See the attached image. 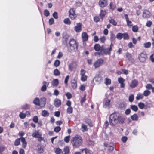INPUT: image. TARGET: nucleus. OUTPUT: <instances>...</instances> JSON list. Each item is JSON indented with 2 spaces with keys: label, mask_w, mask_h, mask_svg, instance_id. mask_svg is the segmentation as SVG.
<instances>
[{
  "label": "nucleus",
  "mask_w": 154,
  "mask_h": 154,
  "mask_svg": "<svg viewBox=\"0 0 154 154\" xmlns=\"http://www.w3.org/2000/svg\"><path fill=\"white\" fill-rule=\"evenodd\" d=\"M111 82V80L110 79L106 78L105 79V84L106 85H110Z\"/></svg>",
  "instance_id": "obj_39"
},
{
  "label": "nucleus",
  "mask_w": 154,
  "mask_h": 154,
  "mask_svg": "<svg viewBox=\"0 0 154 154\" xmlns=\"http://www.w3.org/2000/svg\"><path fill=\"white\" fill-rule=\"evenodd\" d=\"M126 57L128 58V60L131 63H133L134 60L132 57L131 54L129 53H127L126 54Z\"/></svg>",
  "instance_id": "obj_20"
},
{
  "label": "nucleus",
  "mask_w": 154,
  "mask_h": 154,
  "mask_svg": "<svg viewBox=\"0 0 154 154\" xmlns=\"http://www.w3.org/2000/svg\"><path fill=\"white\" fill-rule=\"evenodd\" d=\"M103 49V55L104 54H105L106 55H109L110 54V51H111L109 50V48H107L106 49L103 46H102V48L101 49Z\"/></svg>",
  "instance_id": "obj_11"
},
{
  "label": "nucleus",
  "mask_w": 154,
  "mask_h": 154,
  "mask_svg": "<svg viewBox=\"0 0 154 154\" xmlns=\"http://www.w3.org/2000/svg\"><path fill=\"white\" fill-rule=\"evenodd\" d=\"M134 99V96L133 94L130 95L129 97V102H132L133 101Z\"/></svg>",
  "instance_id": "obj_54"
},
{
  "label": "nucleus",
  "mask_w": 154,
  "mask_h": 154,
  "mask_svg": "<svg viewBox=\"0 0 154 154\" xmlns=\"http://www.w3.org/2000/svg\"><path fill=\"white\" fill-rule=\"evenodd\" d=\"M103 60L100 58L94 62L93 65L95 68H97L100 67L103 64Z\"/></svg>",
  "instance_id": "obj_4"
},
{
  "label": "nucleus",
  "mask_w": 154,
  "mask_h": 154,
  "mask_svg": "<svg viewBox=\"0 0 154 154\" xmlns=\"http://www.w3.org/2000/svg\"><path fill=\"white\" fill-rule=\"evenodd\" d=\"M46 99L44 97L41 98L40 100V106L41 107L45 106L46 103Z\"/></svg>",
  "instance_id": "obj_17"
},
{
  "label": "nucleus",
  "mask_w": 154,
  "mask_h": 154,
  "mask_svg": "<svg viewBox=\"0 0 154 154\" xmlns=\"http://www.w3.org/2000/svg\"><path fill=\"white\" fill-rule=\"evenodd\" d=\"M123 38L124 39H128L129 38V36L127 33H123Z\"/></svg>",
  "instance_id": "obj_55"
},
{
  "label": "nucleus",
  "mask_w": 154,
  "mask_h": 154,
  "mask_svg": "<svg viewBox=\"0 0 154 154\" xmlns=\"http://www.w3.org/2000/svg\"><path fill=\"white\" fill-rule=\"evenodd\" d=\"M132 31L134 32H137L138 30V27L137 26H134L132 27Z\"/></svg>",
  "instance_id": "obj_49"
},
{
  "label": "nucleus",
  "mask_w": 154,
  "mask_h": 154,
  "mask_svg": "<svg viewBox=\"0 0 154 154\" xmlns=\"http://www.w3.org/2000/svg\"><path fill=\"white\" fill-rule=\"evenodd\" d=\"M53 17L55 19H57L58 18V14L57 12H54L53 14Z\"/></svg>",
  "instance_id": "obj_56"
},
{
  "label": "nucleus",
  "mask_w": 154,
  "mask_h": 154,
  "mask_svg": "<svg viewBox=\"0 0 154 154\" xmlns=\"http://www.w3.org/2000/svg\"><path fill=\"white\" fill-rule=\"evenodd\" d=\"M33 103L36 105L40 106V100L38 98L36 97L33 101Z\"/></svg>",
  "instance_id": "obj_24"
},
{
  "label": "nucleus",
  "mask_w": 154,
  "mask_h": 154,
  "mask_svg": "<svg viewBox=\"0 0 154 154\" xmlns=\"http://www.w3.org/2000/svg\"><path fill=\"white\" fill-rule=\"evenodd\" d=\"M55 151L57 154H60L62 152V150L59 148H56Z\"/></svg>",
  "instance_id": "obj_44"
},
{
  "label": "nucleus",
  "mask_w": 154,
  "mask_h": 154,
  "mask_svg": "<svg viewBox=\"0 0 154 154\" xmlns=\"http://www.w3.org/2000/svg\"><path fill=\"white\" fill-rule=\"evenodd\" d=\"M65 94L68 99L71 98L72 97L71 94L69 92L66 93Z\"/></svg>",
  "instance_id": "obj_63"
},
{
  "label": "nucleus",
  "mask_w": 154,
  "mask_h": 154,
  "mask_svg": "<svg viewBox=\"0 0 154 154\" xmlns=\"http://www.w3.org/2000/svg\"><path fill=\"white\" fill-rule=\"evenodd\" d=\"M69 14L76 15L73 8H71L69 11Z\"/></svg>",
  "instance_id": "obj_61"
},
{
  "label": "nucleus",
  "mask_w": 154,
  "mask_h": 154,
  "mask_svg": "<svg viewBox=\"0 0 154 154\" xmlns=\"http://www.w3.org/2000/svg\"><path fill=\"white\" fill-rule=\"evenodd\" d=\"M30 107V105L26 104L22 106V108L23 109H29Z\"/></svg>",
  "instance_id": "obj_34"
},
{
  "label": "nucleus",
  "mask_w": 154,
  "mask_h": 154,
  "mask_svg": "<svg viewBox=\"0 0 154 154\" xmlns=\"http://www.w3.org/2000/svg\"><path fill=\"white\" fill-rule=\"evenodd\" d=\"M44 14L45 16L48 17L50 13L48 10L45 9L44 11Z\"/></svg>",
  "instance_id": "obj_53"
},
{
  "label": "nucleus",
  "mask_w": 154,
  "mask_h": 154,
  "mask_svg": "<svg viewBox=\"0 0 154 154\" xmlns=\"http://www.w3.org/2000/svg\"><path fill=\"white\" fill-rule=\"evenodd\" d=\"M42 116L44 117L48 116L49 114L47 111L45 110L42 111Z\"/></svg>",
  "instance_id": "obj_30"
},
{
  "label": "nucleus",
  "mask_w": 154,
  "mask_h": 154,
  "mask_svg": "<svg viewBox=\"0 0 154 154\" xmlns=\"http://www.w3.org/2000/svg\"><path fill=\"white\" fill-rule=\"evenodd\" d=\"M124 121V119L120 116L118 113H114L110 116L109 122L111 126H115L118 123H123Z\"/></svg>",
  "instance_id": "obj_1"
},
{
  "label": "nucleus",
  "mask_w": 154,
  "mask_h": 154,
  "mask_svg": "<svg viewBox=\"0 0 154 154\" xmlns=\"http://www.w3.org/2000/svg\"><path fill=\"white\" fill-rule=\"evenodd\" d=\"M20 117L22 119H24L26 117V115L24 113L20 112L19 114Z\"/></svg>",
  "instance_id": "obj_57"
},
{
  "label": "nucleus",
  "mask_w": 154,
  "mask_h": 154,
  "mask_svg": "<svg viewBox=\"0 0 154 154\" xmlns=\"http://www.w3.org/2000/svg\"><path fill=\"white\" fill-rule=\"evenodd\" d=\"M77 80L75 78L71 80V86L74 89H75L77 88Z\"/></svg>",
  "instance_id": "obj_8"
},
{
  "label": "nucleus",
  "mask_w": 154,
  "mask_h": 154,
  "mask_svg": "<svg viewBox=\"0 0 154 154\" xmlns=\"http://www.w3.org/2000/svg\"><path fill=\"white\" fill-rule=\"evenodd\" d=\"M114 145L113 143H110L108 148L109 151V152L112 151L114 149Z\"/></svg>",
  "instance_id": "obj_26"
},
{
  "label": "nucleus",
  "mask_w": 154,
  "mask_h": 154,
  "mask_svg": "<svg viewBox=\"0 0 154 154\" xmlns=\"http://www.w3.org/2000/svg\"><path fill=\"white\" fill-rule=\"evenodd\" d=\"M138 57L140 61L144 62L147 58V55L145 54L142 53L140 54Z\"/></svg>",
  "instance_id": "obj_5"
},
{
  "label": "nucleus",
  "mask_w": 154,
  "mask_h": 154,
  "mask_svg": "<svg viewBox=\"0 0 154 154\" xmlns=\"http://www.w3.org/2000/svg\"><path fill=\"white\" fill-rule=\"evenodd\" d=\"M87 79V76L85 75L81 76V80L83 82L86 81Z\"/></svg>",
  "instance_id": "obj_46"
},
{
  "label": "nucleus",
  "mask_w": 154,
  "mask_h": 154,
  "mask_svg": "<svg viewBox=\"0 0 154 154\" xmlns=\"http://www.w3.org/2000/svg\"><path fill=\"white\" fill-rule=\"evenodd\" d=\"M110 8L112 10H114L116 8V5L112 2H111L109 4Z\"/></svg>",
  "instance_id": "obj_43"
},
{
  "label": "nucleus",
  "mask_w": 154,
  "mask_h": 154,
  "mask_svg": "<svg viewBox=\"0 0 154 154\" xmlns=\"http://www.w3.org/2000/svg\"><path fill=\"white\" fill-rule=\"evenodd\" d=\"M143 97V95L141 94L140 93H139L136 97V99L137 100L140 99H142Z\"/></svg>",
  "instance_id": "obj_32"
},
{
  "label": "nucleus",
  "mask_w": 154,
  "mask_h": 154,
  "mask_svg": "<svg viewBox=\"0 0 154 154\" xmlns=\"http://www.w3.org/2000/svg\"><path fill=\"white\" fill-rule=\"evenodd\" d=\"M118 81L121 84L120 87L121 88H123L125 87V84L124 82H125L124 79L122 77L119 78L118 79Z\"/></svg>",
  "instance_id": "obj_14"
},
{
  "label": "nucleus",
  "mask_w": 154,
  "mask_h": 154,
  "mask_svg": "<svg viewBox=\"0 0 154 154\" xmlns=\"http://www.w3.org/2000/svg\"><path fill=\"white\" fill-rule=\"evenodd\" d=\"M70 49L72 51H75L78 49V45L76 41L74 39H71L69 42Z\"/></svg>",
  "instance_id": "obj_3"
},
{
  "label": "nucleus",
  "mask_w": 154,
  "mask_h": 154,
  "mask_svg": "<svg viewBox=\"0 0 154 154\" xmlns=\"http://www.w3.org/2000/svg\"><path fill=\"white\" fill-rule=\"evenodd\" d=\"M144 47L146 48H149L150 47L151 43L150 42L145 43L144 44Z\"/></svg>",
  "instance_id": "obj_52"
},
{
  "label": "nucleus",
  "mask_w": 154,
  "mask_h": 154,
  "mask_svg": "<svg viewBox=\"0 0 154 154\" xmlns=\"http://www.w3.org/2000/svg\"><path fill=\"white\" fill-rule=\"evenodd\" d=\"M109 21L110 23L112 24L114 26H116L117 24V22L115 21L113 19H109Z\"/></svg>",
  "instance_id": "obj_33"
},
{
  "label": "nucleus",
  "mask_w": 154,
  "mask_h": 154,
  "mask_svg": "<svg viewBox=\"0 0 154 154\" xmlns=\"http://www.w3.org/2000/svg\"><path fill=\"white\" fill-rule=\"evenodd\" d=\"M21 141L23 143V147L24 148L26 147L27 145V142L26 141L25 138L24 137H21Z\"/></svg>",
  "instance_id": "obj_23"
},
{
  "label": "nucleus",
  "mask_w": 154,
  "mask_h": 154,
  "mask_svg": "<svg viewBox=\"0 0 154 154\" xmlns=\"http://www.w3.org/2000/svg\"><path fill=\"white\" fill-rule=\"evenodd\" d=\"M60 64V61L59 60H57L55 61L54 63V65L55 66L57 67L59 66Z\"/></svg>",
  "instance_id": "obj_50"
},
{
  "label": "nucleus",
  "mask_w": 154,
  "mask_h": 154,
  "mask_svg": "<svg viewBox=\"0 0 154 154\" xmlns=\"http://www.w3.org/2000/svg\"><path fill=\"white\" fill-rule=\"evenodd\" d=\"M79 89L82 91H84L85 89V86L84 85H81L79 88Z\"/></svg>",
  "instance_id": "obj_60"
},
{
  "label": "nucleus",
  "mask_w": 154,
  "mask_h": 154,
  "mask_svg": "<svg viewBox=\"0 0 154 154\" xmlns=\"http://www.w3.org/2000/svg\"><path fill=\"white\" fill-rule=\"evenodd\" d=\"M138 106L141 109H143L145 107L144 104L141 102L139 103L138 104Z\"/></svg>",
  "instance_id": "obj_47"
},
{
  "label": "nucleus",
  "mask_w": 154,
  "mask_h": 154,
  "mask_svg": "<svg viewBox=\"0 0 154 154\" xmlns=\"http://www.w3.org/2000/svg\"><path fill=\"white\" fill-rule=\"evenodd\" d=\"M85 154H92V151L86 148H85Z\"/></svg>",
  "instance_id": "obj_45"
},
{
  "label": "nucleus",
  "mask_w": 154,
  "mask_h": 154,
  "mask_svg": "<svg viewBox=\"0 0 154 154\" xmlns=\"http://www.w3.org/2000/svg\"><path fill=\"white\" fill-rule=\"evenodd\" d=\"M101 48L102 46L101 47L100 45L98 44H96L94 46V49L96 51H101Z\"/></svg>",
  "instance_id": "obj_22"
},
{
  "label": "nucleus",
  "mask_w": 154,
  "mask_h": 154,
  "mask_svg": "<svg viewBox=\"0 0 154 154\" xmlns=\"http://www.w3.org/2000/svg\"><path fill=\"white\" fill-rule=\"evenodd\" d=\"M81 128L83 132L86 131L88 130L87 126L83 123L82 124Z\"/></svg>",
  "instance_id": "obj_27"
},
{
  "label": "nucleus",
  "mask_w": 154,
  "mask_h": 154,
  "mask_svg": "<svg viewBox=\"0 0 154 154\" xmlns=\"http://www.w3.org/2000/svg\"><path fill=\"white\" fill-rule=\"evenodd\" d=\"M82 137L80 136L76 135L72 137L71 140V143L74 147L77 148L80 146L82 144Z\"/></svg>",
  "instance_id": "obj_2"
},
{
  "label": "nucleus",
  "mask_w": 154,
  "mask_h": 154,
  "mask_svg": "<svg viewBox=\"0 0 154 154\" xmlns=\"http://www.w3.org/2000/svg\"><path fill=\"white\" fill-rule=\"evenodd\" d=\"M61 130V128L59 126L56 127L54 129V131L56 132H59Z\"/></svg>",
  "instance_id": "obj_59"
},
{
  "label": "nucleus",
  "mask_w": 154,
  "mask_h": 154,
  "mask_svg": "<svg viewBox=\"0 0 154 154\" xmlns=\"http://www.w3.org/2000/svg\"><path fill=\"white\" fill-rule=\"evenodd\" d=\"M131 108L133 111L136 112L137 111L138 108L137 106L135 105H131Z\"/></svg>",
  "instance_id": "obj_31"
},
{
  "label": "nucleus",
  "mask_w": 154,
  "mask_h": 154,
  "mask_svg": "<svg viewBox=\"0 0 154 154\" xmlns=\"http://www.w3.org/2000/svg\"><path fill=\"white\" fill-rule=\"evenodd\" d=\"M59 82V80L57 79H54L51 82V84L54 86H57Z\"/></svg>",
  "instance_id": "obj_21"
},
{
  "label": "nucleus",
  "mask_w": 154,
  "mask_h": 154,
  "mask_svg": "<svg viewBox=\"0 0 154 154\" xmlns=\"http://www.w3.org/2000/svg\"><path fill=\"white\" fill-rule=\"evenodd\" d=\"M138 82L136 79L132 80L131 83L130 84L129 86L132 88H135L138 85Z\"/></svg>",
  "instance_id": "obj_6"
},
{
  "label": "nucleus",
  "mask_w": 154,
  "mask_h": 154,
  "mask_svg": "<svg viewBox=\"0 0 154 154\" xmlns=\"http://www.w3.org/2000/svg\"><path fill=\"white\" fill-rule=\"evenodd\" d=\"M146 87L147 89L148 90H150L152 88V86L151 84H148L146 85Z\"/></svg>",
  "instance_id": "obj_62"
},
{
  "label": "nucleus",
  "mask_w": 154,
  "mask_h": 154,
  "mask_svg": "<svg viewBox=\"0 0 154 154\" xmlns=\"http://www.w3.org/2000/svg\"><path fill=\"white\" fill-rule=\"evenodd\" d=\"M63 22L65 24L70 25L71 23V22L69 18H66L64 20Z\"/></svg>",
  "instance_id": "obj_40"
},
{
  "label": "nucleus",
  "mask_w": 154,
  "mask_h": 154,
  "mask_svg": "<svg viewBox=\"0 0 154 154\" xmlns=\"http://www.w3.org/2000/svg\"><path fill=\"white\" fill-rule=\"evenodd\" d=\"M116 37L118 40H120L123 38V33H118L116 35Z\"/></svg>",
  "instance_id": "obj_28"
},
{
  "label": "nucleus",
  "mask_w": 154,
  "mask_h": 154,
  "mask_svg": "<svg viewBox=\"0 0 154 154\" xmlns=\"http://www.w3.org/2000/svg\"><path fill=\"white\" fill-rule=\"evenodd\" d=\"M38 151L39 153H42L43 152L44 149L41 146H39L38 147Z\"/></svg>",
  "instance_id": "obj_51"
},
{
  "label": "nucleus",
  "mask_w": 154,
  "mask_h": 154,
  "mask_svg": "<svg viewBox=\"0 0 154 154\" xmlns=\"http://www.w3.org/2000/svg\"><path fill=\"white\" fill-rule=\"evenodd\" d=\"M54 75L56 76H58L60 74V72L57 69H54Z\"/></svg>",
  "instance_id": "obj_38"
},
{
  "label": "nucleus",
  "mask_w": 154,
  "mask_h": 154,
  "mask_svg": "<svg viewBox=\"0 0 154 154\" xmlns=\"http://www.w3.org/2000/svg\"><path fill=\"white\" fill-rule=\"evenodd\" d=\"M54 23V20L53 18H50L49 20V24L50 25H52Z\"/></svg>",
  "instance_id": "obj_58"
},
{
  "label": "nucleus",
  "mask_w": 154,
  "mask_h": 154,
  "mask_svg": "<svg viewBox=\"0 0 154 154\" xmlns=\"http://www.w3.org/2000/svg\"><path fill=\"white\" fill-rule=\"evenodd\" d=\"M151 16V14L149 11L147 10H145L143 12V17L145 18H149Z\"/></svg>",
  "instance_id": "obj_10"
},
{
  "label": "nucleus",
  "mask_w": 154,
  "mask_h": 154,
  "mask_svg": "<svg viewBox=\"0 0 154 154\" xmlns=\"http://www.w3.org/2000/svg\"><path fill=\"white\" fill-rule=\"evenodd\" d=\"M73 112V108L72 107H69L67 109V112L68 114H71Z\"/></svg>",
  "instance_id": "obj_35"
},
{
  "label": "nucleus",
  "mask_w": 154,
  "mask_h": 154,
  "mask_svg": "<svg viewBox=\"0 0 154 154\" xmlns=\"http://www.w3.org/2000/svg\"><path fill=\"white\" fill-rule=\"evenodd\" d=\"M107 0H99V4L100 7H104L107 5Z\"/></svg>",
  "instance_id": "obj_7"
},
{
  "label": "nucleus",
  "mask_w": 154,
  "mask_h": 154,
  "mask_svg": "<svg viewBox=\"0 0 154 154\" xmlns=\"http://www.w3.org/2000/svg\"><path fill=\"white\" fill-rule=\"evenodd\" d=\"M152 23L151 21H147L146 24V26L148 27H150L151 26Z\"/></svg>",
  "instance_id": "obj_64"
},
{
  "label": "nucleus",
  "mask_w": 154,
  "mask_h": 154,
  "mask_svg": "<svg viewBox=\"0 0 154 154\" xmlns=\"http://www.w3.org/2000/svg\"><path fill=\"white\" fill-rule=\"evenodd\" d=\"M93 81L97 84H100L101 82L102 79L100 76L97 75L93 79Z\"/></svg>",
  "instance_id": "obj_16"
},
{
  "label": "nucleus",
  "mask_w": 154,
  "mask_h": 154,
  "mask_svg": "<svg viewBox=\"0 0 154 154\" xmlns=\"http://www.w3.org/2000/svg\"><path fill=\"white\" fill-rule=\"evenodd\" d=\"M131 119L133 121H137L138 120V116L136 114L131 116Z\"/></svg>",
  "instance_id": "obj_25"
},
{
  "label": "nucleus",
  "mask_w": 154,
  "mask_h": 154,
  "mask_svg": "<svg viewBox=\"0 0 154 154\" xmlns=\"http://www.w3.org/2000/svg\"><path fill=\"white\" fill-rule=\"evenodd\" d=\"M32 136L34 137L37 138L41 136L42 135L39 133L38 131L35 130V132L32 133Z\"/></svg>",
  "instance_id": "obj_15"
},
{
  "label": "nucleus",
  "mask_w": 154,
  "mask_h": 154,
  "mask_svg": "<svg viewBox=\"0 0 154 154\" xmlns=\"http://www.w3.org/2000/svg\"><path fill=\"white\" fill-rule=\"evenodd\" d=\"M76 66V63L75 62H73L70 63L69 65V69L70 71H72L75 68Z\"/></svg>",
  "instance_id": "obj_9"
},
{
  "label": "nucleus",
  "mask_w": 154,
  "mask_h": 154,
  "mask_svg": "<svg viewBox=\"0 0 154 154\" xmlns=\"http://www.w3.org/2000/svg\"><path fill=\"white\" fill-rule=\"evenodd\" d=\"M110 38L112 42L114 41L115 39V35L113 32L111 33Z\"/></svg>",
  "instance_id": "obj_37"
},
{
  "label": "nucleus",
  "mask_w": 154,
  "mask_h": 154,
  "mask_svg": "<svg viewBox=\"0 0 154 154\" xmlns=\"http://www.w3.org/2000/svg\"><path fill=\"white\" fill-rule=\"evenodd\" d=\"M110 100L109 99L105 100L103 103V107L105 108L109 107L110 105Z\"/></svg>",
  "instance_id": "obj_12"
},
{
  "label": "nucleus",
  "mask_w": 154,
  "mask_h": 154,
  "mask_svg": "<svg viewBox=\"0 0 154 154\" xmlns=\"http://www.w3.org/2000/svg\"><path fill=\"white\" fill-rule=\"evenodd\" d=\"M20 140L21 138L17 139L15 141L14 145L15 146H18L19 145L20 143Z\"/></svg>",
  "instance_id": "obj_41"
},
{
  "label": "nucleus",
  "mask_w": 154,
  "mask_h": 154,
  "mask_svg": "<svg viewBox=\"0 0 154 154\" xmlns=\"http://www.w3.org/2000/svg\"><path fill=\"white\" fill-rule=\"evenodd\" d=\"M64 154H68L69 152V149L68 146H66L64 149Z\"/></svg>",
  "instance_id": "obj_36"
},
{
  "label": "nucleus",
  "mask_w": 154,
  "mask_h": 154,
  "mask_svg": "<svg viewBox=\"0 0 154 154\" xmlns=\"http://www.w3.org/2000/svg\"><path fill=\"white\" fill-rule=\"evenodd\" d=\"M82 37L83 42L87 41L88 39V35L85 32H84L82 34Z\"/></svg>",
  "instance_id": "obj_18"
},
{
  "label": "nucleus",
  "mask_w": 154,
  "mask_h": 154,
  "mask_svg": "<svg viewBox=\"0 0 154 154\" xmlns=\"http://www.w3.org/2000/svg\"><path fill=\"white\" fill-rule=\"evenodd\" d=\"M82 24L79 23L77 24V26L75 27L74 30L77 32H80L82 30Z\"/></svg>",
  "instance_id": "obj_13"
},
{
  "label": "nucleus",
  "mask_w": 154,
  "mask_h": 154,
  "mask_svg": "<svg viewBox=\"0 0 154 154\" xmlns=\"http://www.w3.org/2000/svg\"><path fill=\"white\" fill-rule=\"evenodd\" d=\"M106 14V12L105 11L103 10L101 11L100 16L102 19L104 17Z\"/></svg>",
  "instance_id": "obj_29"
},
{
  "label": "nucleus",
  "mask_w": 154,
  "mask_h": 154,
  "mask_svg": "<svg viewBox=\"0 0 154 154\" xmlns=\"http://www.w3.org/2000/svg\"><path fill=\"white\" fill-rule=\"evenodd\" d=\"M70 136L69 135L66 136L64 138V141L66 143H68L70 140Z\"/></svg>",
  "instance_id": "obj_48"
},
{
  "label": "nucleus",
  "mask_w": 154,
  "mask_h": 154,
  "mask_svg": "<svg viewBox=\"0 0 154 154\" xmlns=\"http://www.w3.org/2000/svg\"><path fill=\"white\" fill-rule=\"evenodd\" d=\"M54 104L56 107H58L61 104V101L58 99H56L54 100Z\"/></svg>",
  "instance_id": "obj_19"
},
{
  "label": "nucleus",
  "mask_w": 154,
  "mask_h": 154,
  "mask_svg": "<svg viewBox=\"0 0 154 154\" xmlns=\"http://www.w3.org/2000/svg\"><path fill=\"white\" fill-rule=\"evenodd\" d=\"M150 92L148 90L145 91L143 93V95L145 96H147L150 94Z\"/></svg>",
  "instance_id": "obj_42"
}]
</instances>
